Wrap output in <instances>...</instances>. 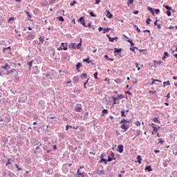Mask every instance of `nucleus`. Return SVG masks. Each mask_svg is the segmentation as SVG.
Masks as SVG:
<instances>
[{
    "instance_id": "obj_1",
    "label": "nucleus",
    "mask_w": 177,
    "mask_h": 177,
    "mask_svg": "<svg viewBox=\"0 0 177 177\" xmlns=\"http://www.w3.org/2000/svg\"><path fill=\"white\" fill-rule=\"evenodd\" d=\"M128 123H129V121L123 119L120 121V124L122 125L120 126L121 129H123V132H127L128 129H129V127H131Z\"/></svg>"
},
{
    "instance_id": "obj_2",
    "label": "nucleus",
    "mask_w": 177,
    "mask_h": 177,
    "mask_svg": "<svg viewBox=\"0 0 177 177\" xmlns=\"http://www.w3.org/2000/svg\"><path fill=\"white\" fill-rule=\"evenodd\" d=\"M19 73H20V71L17 69L15 68H12L10 71H7V75H10V74L13 73V75L15 77V80L16 81H19L20 80V77H19Z\"/></svg>"
},
{
    "instance_id": "obj_3",
    "label": "nucleus",
    "mask_w": 177,
    "mask_h": 177,
    "mask_svg": "<svg viewBox=\"0 0 177 177\" xmlns=\"http://www.w3.org/2000/svg\"><path fill=\"white\" fill-rule=\"evenodd\" d=\"M57 50H67V44L62 43L61 46L57 48Z\"/></svg>"
},
{
    "instance_id": "obj_4",
    "label": "nucleus",
    "mask_w": 177,
    "mask_h": 177,
    "mask_svg": "<svg viewBox=\"0 0 177 177\" xmlns=\"http://www.w3.org/2000/svg\"><path fill=\"white\" fill-rule=\"evenodd\" d=\"M82 44V41H80V42L77 45L75 44V43H72L71 44V48L73 49H77H77H80V47L81 46Z\"/></svg>"
},
{
    "instance_id": "obj_5",
    "label": "nucleus",
    "mask_w": 177,
    "mask_h": 177,
    "mask_svg": "<svg viewBox=\"0 0 177 177\" xmlns=\"http://www.w3.org/2000/svg\"><path fill=\"white\" fill-rule=\"evenodd\" d=\"M35 38V33H28V35L26 36V39L32 40Z\"/></svg>"
},
{
    "instance_id": "obj_6",
    "label": "nucleus",
    "mask_w": 177,
    "mask_h": 177,
    "mask_svg": "<svg viewBox=\"0 0 177 177\" xmlns=\"http://www.w3.org/2000/svg\"><path fill=\"white\" fill-rule=\"evenodd\" d=\"M77 21L79 23H82V26L84 27H88L86 24H85V18H84V17H81Z\"/></svg>"
},
{
    "instance_id": "obj_7",
    "label": "nucleus",
    "mask_w": 177,
    "mask_h": 177,
    "mask_svg": "<svg viewBox=\"0 0 177 177\" xmlns=\"http://www.w3.org/2000/svg\"><path fill=\"white\" fill-rule=\"evenodd\" d=\"M77 177H85V171L81 172L80 169H77Z\"/></svg>"
},
{
    "instance_id": "obj_8",
    "label": "nucleus",
    "mask_w": 177,
    "mask_h": 177,
    "mask_svg": "<svg viewBox=\"0 0 177 177\" xmlns=\"http://www.w3.org/2000/svg\"><path fill=\"white\" fill-rule=\"evenodd\" d=\"M75 111H77V113H81V111H82V106H81V104H77Z\"/></svg>"
},
{
    "instance_id": "obj_9",
    "label": "nucleus",
    "mask_w": 177,
    "mask_h": 177,
    "mask_svg": "<svg viewBox=\"0 0 177 177\" xmlns=\"http://www.w3.org/2000/svg\"><path fill=\"white\" fill-rule=\"evenodd\" d=\"M118 151H119V153H122L124 151V145H119L118 147Z\"/></svg>"
},
{
    "instance_id": "obj_10",
    "label": "nucleus",
    "mask_w": 177,
    "mask_h": 177,
    "mask_svg": "<svg viewBox=\"0 0 177 177\" xmlns=\"http://www.w3.org/2000/svg\"><path fill=\"white\" fill-rule=\"evenodd\" d=\"M1 68L8 71L9 68H10V66H9V64L6 63L3 66H1Z\"/></svg>"
},
{
    "instance_id": "obj_11",
    "label": "nucleus",
    "mask_w": 177,
    "mask_h": 177,
    "mask_svg": "<svg viewBox=\"0 0 177 177\" xmlns=\"http://www.w3.org/2000/svg\"><path fill=\"white\" fill-rule=\"evenodd\" d=\"M12 162H13V160L12 159L8 158L7 163L6 164V167H8V165H12Z\"/></svg>"
},
{
    "instance_id": "obj_12",
    "label": "nucleus",
    "mask_w": 177,
    "mask_h": 177,
    "mask_svg": "<svg viewBox=\"0 0 177 177\" xmlns=\"http://www.w3.org/2000/svg\"><path fill=\"white\" fill-rule=\"evenodd\" d=\"M106 17H108V19H111V17H113V15L110 13V11L109 10H106Z\"/></svg>"
},
{
    "instance_id": "obj_13",
    "label": "nucleus",
    "mask_w": 177,
    "mask_h": 177,
    "mask_svg": "<svg viewBox=\"0 0 177 177\" xmlns=\"http://www.w3.org/2000/svg\"><path fill=\"white\" fill-rule=\"evenodd\" d=\"M152 128L153 129V132L157 133L158 132V129H160V127H156V126H152Z\"/></svg>"
},
{
    "instance_id": "obj_14",
    "label": "nucleus",
    "mask_w": 177,
    "mask_h": 177,
    "mask_svg": "<svg viewBox=\"0 0 177 177\" xmlns=\"http://www.w3.org/2000/svg\"><path fill=\"white\" fill-rule=\"evenodd\" d=\"M80 67H82V64L81 62H78L76 64V68L78 71H80Z\"/></svg>"
},
{
    "instance_id": "obj_15",
    "label": "nucleus",
    "mask_w": 177,
    "mask_h": 177,
    "mask_svg": "<svg viewBox=\"0 0 177 177\" xmlns=\"http://www.w3.org/2000/svg\"><path fill=\"white\" fill-rule=\"evenodd\" d=\"M39 44H44V41H45V37L42 36L39 38Z\"/></svg>"
},
{
    "instance_id": "obj_16",
    "label": "nucleus",
    "mask_w": 177,
    "mask_h": 177,
    "mask_svg": "<svg viewBox=\"0 0 177 177\" xmlns=\"http://www.w3.org/2000/svg\"><path fill=\"white\" fill-rule=\"evenodd\" d=\"M104 170H100V171H97V175H100V176H102V175H104Z\"/></svg>"
},
{
    "instance_id": "obj_17",
    "label": "nucleus",
    "mask_w": 177,
    "mask_h": 177,
    "mask_svg": "<svg viewBox=\"0 0 177 177\" xmlns=\"http://www.w3.org/2000/svg\"><path fill=\"white\" fill-rule=\"evenodd\" d=\"M147 9L149 10V12H151V13H152V15L154 16V9L151 7H147Z\"/></svg>"
},
{
    "instance_id": "obj_18",
    "label": "nucleus",
    "mask_w": 177,
    "mask_h": 177,
    "mask_svg": "<svg viewBox=\"0 0 177 177\" xmlns=\"http://www.w3.org/2000/svg\"><path fill=\"white\" fill-rule=\"evenodd\" d=\"M152 80V82L151 84V85H154L156 84V82H161V81L158 80H154V79H151Z\"/></svg>"
},
{
    "instance_id": "obj_19",
    "label": "nucleus",
    "mask_w": 177,
    "mask_h": 177,
    "mask_svg": "<svg viewBox=\"0 0 177 177\" xmlns=\"http://www.w3.org/2000/svg\"><path fill=\"white\" fill-rule=\"evenodd\" d=\"M138 162L142 164V157L140 156H137Z\"/></svg>"
},
{
    "instance_id": "obj_20",
    "label": "nucleus",
    "mask_w": 177,
    "mask_h": 177,
    "mask_svg": "<svg viewBox=\"0 0 177 177\" xmlns=\"http://www.w3.org/2000/svg\"><path fill=\"white\" fill-rule=\"evenodd\" d=\"M33 73H34L35 74H37V73H39V71H38V66H35L34 70H33Z\"/></svg>"
},
{
    "instance_id": "obj_21",
    "label": "nucleus",
    "mask_w": 177,
    "mask_h": 177,
    "mask_svg": "<svg viewBox=\"0 0 177 177\" xmlns=\"http://www.w3.org/2000/svg\"><path fill=\"white\" fill-rule=\"evenodd\" d=\"M145 171H148V172H151V171H153V169H151V166H147L145 167Z\"/></svg>"
},
{
    "instance_id": "obj_22",
    "label": "nucleus",
    "mask_w": 177,
    "mask_h": 177,
    "mask_svg": "<svg viewBox=\"0 0 177 177\" xmlns=\"http://www.w3.org/2000/svg\"><path fill=\"white\" fill-rule=\"evenodd\" d=\"M73 80L75 82H78V81H80V77H78V76H75Z\"/></svg>"
},
{
    "instance_id": "obj_23",
    "label": "nucleus",
    "mask_w": 177,
    "mask_h": 177,
    "mask_svg": "<svg viewBox=\"0 0 177 177\" xmlns=\"http://www.w3.org/2000/svg\"><path fill=\"white\" fill-rule=\"evenodd\" d=\"M115 39H118V37H113V38L109 37V41L110 42H114Z\"/></svg>"
},
{
    "instance_id": "obj_24",
    "label": "nucleus",
    "mask_w": 177,
    "mask_h": 177,
    "mask_svg": "<svg viewBox=\"0 0 177 177\" xmlns=\"http://www.w3.org/2000/svg\"><path fill=\"white\" fill-rule=\"evenodd\" d=\"M109 31H110V28H104L103 31H102V33L103 34H106V32H109Z\"/></svg>"
},
{
    "instance_id": "obj_25",
    "label": "nucleus",
    "mask_w": 177,
    "mask_h": 177,
    "mask_svg": "<svg viewBox=\"0 0 177 177\" xmlns=\"http://www.w3.org/2000/svg\"><path fill=\"white\" fill-rule=\"evenodd\" d=\"M153 63L156 66H157V65L160 66V64H161V63H162V62H161V61H153Z\"/></svg>"
},
{
    "instance_id": "obj_26",
    "label": "nucleus",
    "mask_w": 177,
    "mask_h": 177,
    "mask_svg": "<svg viewBox=\"0 0 177 177\" xmlns=\"http://www.w3.org/2000/svg\"><path fill=\"white\" fill-rule=\"evenodd\" d=\"M169 85H171V83L169 82V81L163 82V86H169Z\"/></svg>"
},
{
    "instance_id": "obj_27",
    "label": "nucleus",
    "mask_w": 177,
    "mask_h": 177,
    "mask_svg": "<svg viewBox=\"0 0 177 177\" xmlns=\"http://www.w3.org/2000/svg\"><path fill=\"white\" fill-rule=\"evenodd\" d=\"M116 97L118 100H120V99H124V95H122V94H120Z\"/></svg>"
},
{
    "instance_id": "obj_28",
    "label": "nucleus",
    "mask_w": 177,
    "mask_h": 177,
    "mask_svg": "<svg viewBox=\"0 0 177 177\" xmlns=\"http://www.w3.org/2000/svg\"><path fill=\"white\" fill-rule=\"evenodd\" d=\"M83 62H86V63H92V61L89 60V58H86L83 59Z\"/></svg>"
},
{
    "instance_id": "obj_29",
    "label": "nucleus",
    "mask_w": 177,
    "mask_h": 177,
    "mask_svg": "<svg viewBox=\"0 0 177 177\" xmlns=\"http://www.w3.org/2000/svg\"><path fill=\"white\" fill-rule=\"evenodd\" d=\"M81 78H88V76L86 75V73H82L80 75Z\"/></svg>"
},
{
    "instance_id": "obj_30",
    "label": "nucleus",
    "mask_w": 177,
    "mask_h": 177,
    "mask_svg": "<svg viewBox=\"0 0 177 177\" xmlns=\"http://www.w3.org/2000/svg\"><path fill=\"white\" fill-rule=\"evenodd\" d=\"M127 5L129 6V5H132L133 3V0H127Z\"/></svg>"
},
{
    "instance_id": "obj_31",
    "label": "nucleus",
    "mask_w": 177,
    "mask_h": 177,
    "mask_svg": "<svg viewBox=\"0 0 177 177\" xmlns=\"http://www.w3.org/2000/svg\"><path fill=\"white\" fill-rule=\"evenodd\" d=\"M152 121H153L154 122H158V124H160V121L158 120V118H154L153 119H152Z\"/></svg>"
},
{
    "instance_id": "obj_32",
    "label": "nucleus",
    "mask_w": 177,
    "mask_h": 177,
    "mask_svg": "<svg viewBox=\"0 0 177 177\" xmlns=\"http://www.w3.org/2000/svg\"><path fill=\"white\" fill-rule=\"evenodd\" d=\"M28 64L29 66V70H31V67H32V61L28 62Z\"/></svg>"
},
{
    "instance_id": "obj_33",
    "label": "nucleus",
    "mask_w": 177,
    "mask_h": 177,
    "mask_svg": "<svg viewBox=\"0 0 177 177\" xmlns=\"http://www.w3.org/2000/svg\"><path fill=\"white\" fill-rule=\"evenodd\" d=\"M100 162H107V160H106V159H103V155H101Z\"/></svg>"
},
{
    "instance_id": "obj_34",
    "label": "nucleus",
    "mask_w": 177,
    "mask_h": 177,
    "mask_svg": "<svg viewBox=\"0 0 177 177\" xmlns=\"http://www.w3.org/2000/svg\"><path fill=\"white\" fill-rule=\"evenodd\" d=\"M15 20V17H11L9 18V19L8 20V23H10V21H13Z\"/></svg>"
},
{
    "instance_id": "obj_35",
    "label": "nucleus",
    "mask_w": 177,
    "mask_h": 177,
    "mask_svg": "<svg viewBox=\"0 0 177 177\" xmlns=\"http://www.w3.org/2000/svg\"><path fill=\"white\" fill-rule=\"evenodd\" d=\"M102 113V114H108L109 113V110L103 109Z\"/></svg>"
},
{
    "instance_id": "obj_36",
    "label": "nucleus",
    "mask_w": 177,
    "mask_h": 177,
    "mask_svg": "<svg viewBox=\"0 0 177 177\" xmlns=\"http://www.w3.org/2000/svg\"><path fill=\"white\" fill-rule=\"evenodd\" d=\"M114 132H115V134L116 135V136H120V135H121V133H120V131L118 130H115Z\"/></svg>"
},
{
    "instance_id": "obj_37",
    "label": "nucleus",
    "mask_w": 177,
    "mask_h": 177,
    "mask_svg": "<svg viewBox=\"0 0 177 177\" xmlns=\"http://www.w3.org/2000/svg\"><path fill=\"white\" fill-rule=\"evenodd\" d=\"M121 48H115V53H120L121 52Z\"/></svg>"
},
{
    "instance_id": "obj_38",
    "label": "nucleus",
    "mask_w": 177,
    "mask_h": 177,
    "mask_svg": "<svg viewBox=\"0 0 177 177\" xmlns=\"http://www.w3.org/2000/svg\"><path fill=\"white\" fill-rule=\"evenodd\" d=\"M151 21V19H150V18L147 19L146 23L147 26L150 25Z\"/></svg>"
},
{
    "instance_id": "obj_39",
    "label": "nucleus",
    "mask_w": 177,
    "mask_h": 177,
    "mask_svg": "<svg viewBox=\"0 0 177 177\" xmlns=\"http://www.w3.org/2000/svg\"><path fill=\"white\" fill-rule=\"evenodd\" d=\"M115 82H116V84H120L121 83V80L120 78H117L115 80Z\"/></svg>"
},
{
    "instance_id": "obj_40",
    "label": "nucleus",
    "mask_w": 177,
    "mask_h": 177,
    "mask_svg": "<svg viewBox=\"0 0 177 177\" xmlns=\"http://www.w3.org/2000/svg\"><path fill=\"white\" fill-rule=\"evenodd\" d=\"M127 41L131 44V46H133L135 45V44H133V42H132V40L131 39L127 40Z\"/></svg>"
},
{
    "instance_id": "obj_41",
    "label": "nucleus",
    "mask_w": 177,
    "mask_h": 177,
    "mask_svg": "<svg viewBox=\"0 0 177 177\" xmlns=\"http://www.w3.org/2000/svg\"><path fill=\"white\" fill-rule=\"evenodd\" d=\"M84 115V119L88 120V115H89V113L88 112H86Z\"/></svg>"
},
{
    "instance_id": "obj_42",
    "label": "nucleus",
    "mask_w": 177,
    "mask_h": 177,
    "mask_svg": "<svg viewBox=\"0 0 177 177\" xmlns=\"http://www.w3.org/2000/svg\"><path fill=\"white\" fill-rule=\"evenodd\" d=\"M57 19L59 21H64V18H63V17H58Z\"/></svg>"
},
{
    "instance_id": "obj_43",
    "label": "nucleus",
    "mask_w": 177,
    "mask_h": 177,
    "mask_svg": "<svg viewBox=\"0 0 177 177\" xmlns=\"http://www.w3.org/2000/svg\"><path fill=\"white\" fill-rule=\"evenodd\" d=\"M135 125H136V127H140V121H136V122H135Z\"/></svg>"
},
{
    "instance_id": "obj_44",
    "label": "nucleus",
    "mask_w": 177,
    "mask_h": 177,
    "mask_svg": "<svg viewBox=\"0 0 177 177\" xmlns=\"http://www.w3.org/2000/svg\"><path fill=\"white\" fill-rule=\"evenodd\" d=\"M121 117H127V115H125V111H121Z\"/></svg>"
},
{
    "instance_id": "obj_45",
    "label": "nucleus",
    "mask_w": 177,
    "mask_h": 177,
    "mask_svg": "<svg viewBox=\"0 0 177 177\" xmlns=\"http://www.w3.org/2000/svg\"><path fill=\"white\" fill-rule=\"evenodd\" d=\"M165 9H167V10H172V8H171V7L169 6H165Z\"/></svg>"
},
{
    "instance_id": "obj_46",
    "label": "nucleus",
    "mask_w": 177,
    "mask_h": 177,
    "mask_svg": "<svg viewBox=\"0 0 177 177\" xmlns=\"http://www.w3.org/2000/svg\"><path fill=\"white\" fill-rule=\"evenodd\" d=\"M90 16H91V17H96V15L93 13V12H90Z\"/></svg>"
},
{
    "instance_id": "obj_47",
    "label": "nucleus",
    "mask_w": 177,
    "mask_h": 177,
    "mask_svg": "<svg viewBox=\"0 0 177 177\" xmlns=\"http://www.w3.org/2000/svg\"><path fill=\"white\" fill-rule=\"evenodd\" d=\"M88 81H89V79H87V80L86 81V82H84V89H86V84H88Z\"/></svg>"
},
{
    "instance_id": "obj_48",
    "label": "nucleus",
    "mask_w": 177,
    "mask_h": 177,
    "mask_svg": "<svg viewBox=\"0 0 177 177\" xmlns=\"http://www.w3.org/2000/svg\"><path fill=\"white\" fill-rule=\"evenodd\" d=\"M134 27H135V28H136V31H137L138 32H140V29H139V28L138 27V26L134 25Z\"/></svg>"
},
{
    "instance_id": "obj_49",
    "label": "nucleus",
    "mask_w": 177,
    "mask_h": 177,
    "mask_svg": "<svg viewBox=\"0 0 177 177\" xmlns=\"http://www.w3.org/2000/svg\"><path fill=\"white\" fill-rule=\"evenodd\" d=\"M15 167L17 169V171H21V168H20L17 164H15Z\"/></svg>"
},
{
    "instance_id": "obj_50",
    "label": "nucleus",
    "mask_w": 177,
    "mask_h": 177,
    "mask_svg": "<svg viewBox=\"0 0 177 177\" xmlns=\"http://www.w3.org/2000/svg\"><path fill=\"white\" fill-rule=\"evenodd\" d=\"M26 13L28 17H29V19H31V15H30V12L28 11H26Z\"/></svg>"
},
{
    "instance_id": "obj_51",
    "label": "nucleus",
    "mask_w": 177,
    "mask_h": 177,
    "mask_svg": "<svg viewBox=\"0 0 177 177\" xmlns=\"http://www.w3.org/2000/svg\"><path fill=\"white\" fill-rule=\"evenodd\" d=\"M164 56H165V57H169V54H168L167 52H165V53H164Z\"/></svg>"
},
{
    "instance_id": "obj_52",
    "label": "nucleus",
    "mask_w": 177,
    "mask_h": 177,
    "mask_svg": "<svg viewBox=\"0 0 177 177\" xmlns=\"http://www.w3.org/2000/svg\"><path fill=\"white\" fill-rule=\"evenodd\" d=\"M97 75H98L97 72H95V73H94V78H95V80H97Z\"/></svg>"
},
{
    "instance_id": "obj_53",
    "label": "nucleus",
    "mask_w": 177,
    "mask_h": 177,
    "mask_svg": "<svg viewBox=\"0 0 177 177\" xmlns=\"http://www.w3.org/2000/svg\"><path fill=\"white\" fill-rule=\"evenodd\" d=\"M75 3H77V1H73V2H71V3H70V5H71V6H74V5H75Z\"/></svg>"
},
{
    "instance_id": "obj_54",
    "label": "nucleus",
    "mask_w": 177,
    "mask_h": 177,
    "mask_svg": "<svg viewBox=\"0 0 177 177\" xmlns=\"http://www.w3.org/2000/svg\"><path fill=\"white\" fill-rule=\"evenodd\" d=\"M158 140H159L158 144L160 143V145H162V143H164V141H162L161 138H159Z\"/></svg>"
},
{
    "instance_id": "obj_55",
    "label": "nucleus",
    "mask_w": 177,
    "mask_h": 177,
    "mask_svg": "<svg viewBox=\"0 0 177 177\" xmlns=\"http://www.w3.org/2000/svg\"><path fill=\"white\" fill-rule=\"evenodd\" d=\"M112 99H113V102H117V100H118L117 97H112Z\"/></svg>"
},
{
    "instance_id": "obj_56",
    "label": "nucleus",
    "mask_w": 177,
    "mask_h": 177,
    "mask_svg": "<svg viewBox=\"0 0 177 177\" xmlns=\"http://www.w3.org/2000/svg\"><path fill=\"white\" fill-rule=\"evenodd\" d=\"M156 93V91H152L151 90H150L149 91V93H151V95H154V93Z\"/></svg>"
},
{
    "instance_id": "obj_57",
    "label": "nucleus",
    "mask_w": 177,
    "mask_h": 177,
    "mask_svg": "<svg viewBox=\"0 0 177 177\" xmlns=\"http://www.w3.org/2000/svg\"><path fill=\"white\" fill-rule=\"evenodd\" d=\"M166 13H167V16H169V17L171 16V11H169V10H167Z\"/></svg>"
},
{
    "instance_id": "obj_58",
    "label": "nucleus",
    "mask_w": 177,
    "mask_h": 177,
    "mask_svg": "<svg viewBox=\"0 0 177 177\" xmlns=\"http://www.w3.org/2000/svg\"><path fill=\"white\" fill-rule=\"evenodd\" d=\"M155 13H156V15H158V13H160V10H159V9H156V10H155Z\"/></svg>"
},
{
    "instance_id": "obj_59",
    "label": "nucleus",
    "mask_w": 177,
    "mask_h": 177,
    "mask_svg": "<svg viewBox=\"0 0 177 177\" xmlns=\"http://www.w3.org/2000/svg\"><path fill=\"white\" fill-rule=\"evenodd\" d=\"M135 49H136V47L130 48V50L132 52H135Z\"/></svg>"
},
{
    "instance_id": "obj_60",
    "label": "nucleus",
    "mask_w": 177,
    "mask_h": 177,
    "mask_svg": "<svg viewBox=\"0 0 177 177\" xmlns=\"http://www.w3.org/2000/svg\"><path fill=\"white\" fill-rule=\"evenodd\" d=\"M111 161H113V158H111V157H109L107 162H110Z\"/></svg>"
},
{
    "instance_id": "obj_61",
    "label": "nucleus",
    "mask_w": 177,
    "mask_h": 177,
    "mask_svg": "<svg viewBox=\"0 0 177 177\" xmlns=\"http://www.w3.org/2000/svg\"><path fill=\"white\" fill-rule=\"evenodd\" d=\"M123 37H124V38H126V41H129V39H129V37H127V35H123Z\"/></svg>"
},
{
    "instance_id": "obj_62",
    "label": "nucleus",
    "mask_w": 177,
    "mask_h": 177,
    "mask_svg": "<svg viewBox=\"0 0 177 177\" xmlns=\"http://www.w3.org/2000/svg\"><path fill=\"white\" fill-rule=\"evenodd\" d=\"M125 93H127V95H132V93H131V91H125Z\"/></svg>"
},
{
    "instance_id": "obj_63",
    "label": "nucleus",
    "mask_w": 177,
    "mask_h": 177,
    "mask_svg": "<svg viewBox=\"0 0 177 177\" xmlns=\"http://www.w3.org/2000/svg\"><path fill=\"white\" fill-rule=\"evenodd\" d=\"M95 3L99 5V3H100V0H95Z\"/></svg>"
},
{
    "instance_id": "obj_64",
    "label": "nucleus",
    "mask_w": 177,
    "mask_h": 177,
    "mask_svg": "<svg viewBox=\"0 0 177 177\" xmlns=\"http://www.w3.org/2000/svg\"><path fill=\"white\" fill-rule=\"evenodd\" d=\"M103 30V28H102V27H100L99 28H98V31L100 32L102 30Z\"/></svg>"
}]
</instances>
